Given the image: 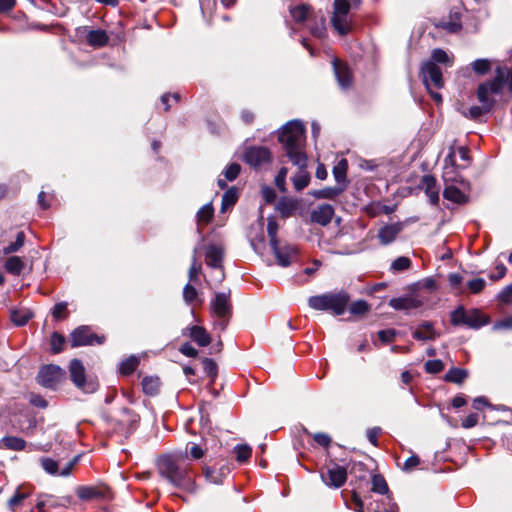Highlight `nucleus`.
Wrapping results in <instances>:
<instances>
[{"mask_svg":"<svg viewBox=\"0 0 512 512\" xmlns=\"http://www.w3.org/2000/svg\"><path fill=\"white\" fill-rule=\"evenodd\" d=\"M305 128L302 122L292 120L286 123L278 133L285 155L297 166L299 171L293 178V186L297 191L303 190L310 182L309 175L303 171L307 166V156L304 152Z\"/></svg>","mask_w":512,"mask_h":512,"instance_id":"1","label":"nucleus"},{"mask_svg":"<svg viewBox=\"0 0 512 512\" xmlns=\"http://www.w3.org/2000/svg\"><path fill=\"white\" fill-rule=\"evenodd\" d=\"M505 87L512 93V66L497 67L495 77L478 86L477 99L481 105L491 111L496 104L495 96L499 95Z\"/></svg>","mask_w":512,"mask_h":512,"instance_id":"2","label":"nucleus"},{"mask_svg":"<svg viewBox=\"0 0 512 512\" xmlns=\"http://www.w3.org/2000/svg\"><path fill=\"white\" fill-rule=\"evenodd\" d=\"M159 473L166 478L173 486L191 490L193 487L192 478L189 476L187 468L180 466L171 456H164L158 462Z\"/></svg>","mask_w":512,"mask_h":512,"instance_id":"3","label":"nucleus"},{"mask_svg":"<svg viewBox=\"0 0 512 512\" xmlns=\"http://www.w3.org/2000/svg\"><path fill=\"white\" fill-rule=\"evenodd\" d=\"M350 301L347 292L341 290L334 293H325L322 295L311 296L308 299L310 308L318 311H332L334 315H343Z\"/></svg>","mask_w":512,"mask_h":512,"instance_id":"4","label":"nucleus"},{"mask_svg":"<svg viewBox=\"0 0 512 512\" xmlns=\"http://www.w3.org/2000/svg\"><path fill=\"white\" fill-rule=\"evenodd\" d=\"M359 3L360 0H334L331 24L339 35L346 36L351 32L353 21L349 12L353 5L358 6Z\"/></svg>","mask_w":512,"mask_h":512,"instance_id":"5","label":"nucleus"},{"mask_svg":"<svg viewBox=\"0 0 512 512\" xmlns=\"http://www.w3.org/2000/svg\"><path fill=\"white\" fill-rule=\"evenodd\" d=\"M70 377L77 388L84 393H94L98 389V382L94 379H87L85 368L78 359H73L69 365Z\"/></svg>","mask_w":512,"mask_h":512,"instance_id":"6","label":"nucleus"},{"mask_svg":"<svg viewBox=\"0 0 512 512\" xmlns=\"http://www.w3.org/2000/svg\"><path fill=\"white\" fill-rule=\"evenodd\" d=\"M243 160L254 169H261L272 162V154L267 147L250 146L245 149Z\"/></svg>","mask_w":512,"mask_h":512,"instance_id":"7","label":"nucleus"},{"mask_svg":"<svg viewBox=\"0 0 512 512\" xmlns=\"http://www.w3.org/2000/svg\"><path fill=\"white\" fill-rule=\"evenodd\" d=\"M66 373L65 371L53 364L43 366L37 375V382L49 389H55L64 379Z\"/></svg>","mask_w":512,"mask_h":512,"instance_id":"8","label":"nucleus"},{"mask_svg":"<svg viewBox=\"0 0 512 512\" xmlns=\"http://www.w3.org/2000/svg\"><path fill=\"white\" fill-rule=\"evenodd\" d=\"M421 75L428 91L443 87L442 71L434 62H425L421 67Z\"/></svg>","mask_w":512,"mask_h":512,"instance_id":"9","label":"nucleus"},{"mask_svg":"<svg viewBox=\"0 0 512 512\" xmlns=\"http://www.w3.org/2000/svg\"><path fill=\"white\" fill-rule=\"evenodd\" d=\"M211 309L213 313L221 319L220 325L225 329L226 322L224 321L231 314V301L230 291L216 293L214 299L211 301Z\"/></svg>","mask_w":512,"mask_h":512,"instance_id":"10","label":"nucleus"},{"mask_svg":"<svg viewBox=\"0 0 512 512\" xmlns=\"http://www.w3.org/2000/svg\"><path fill=\"white\" fill-rule=\"evenodd\" d=\"M458 184L460 185L459 187L454 184L447 185L443 191V197L448 201L463 205L469 201L468 192L470 190V184L464 179H460V183Z\"/></svg>","mask_w":512,"mask_h":512,"instance_id":"11","label":"nucleus"},{"mask_svg":"<svg viewBox=\"0 0 512 512\" xmlns=\"http://www.w3.org/2000/svg\"><path fill=\"white\" fill-rule=\"evenodd\" d=\"M70 342L73 347L102 344L104 337L92 333L88 326H80L71 333Z\"/></svg>","mask_w":512,"mask_h":512,"instance_id":"12","label":"nucleus"},{"mask_svg":"<svg viewBox=\"0 0 512 512\" xmlns=\"http://www.w3.org/2000/svg\"><path fill=\"white\" fill-rule=\"evenodd\" d=\"M321 479L329 487L340 488L347 480V471L344 467L333 463L327 467L326 472H321Z\"/></svg>","mask_w":512,"mask_h":512,"instance_id":"13","label":"nucleus"},{"mask_svg":"<svg viewBox=\"0 0 512 512\" xmlns=\"http://www.w3.org/2000/svg\"><path fill=\"white\" fill-rule=\"evenodd\" d=\"M139 420L140 417L136 412L129 408H123L117 419L118 429L121 434L127 437L135 431Z\"/></svg>","mask_w":512,"mask_h":512,"instance_id":"14","label":"nucleus"},{"mask_svg":"<svg viewBox=\"0 0 512 512\" xmlns=\"http://www.w3.org/2000/svg\"><path fill=\"white\" fill-rule=\"evenodd\" d=\"M273 254L276 258L277 264L282 267H288L298 257V248L295 245H284L279 244L271 247Z\"/></svg>","mask_w":512,"mask_h":512,"instance_id":"15","label":"nucleus"},{"mask_svg":"<svg viewBox=\"0 0 512 512\" xmlns=\"http://www.w3.org/2000/svg\"><path fill=\"white\" fill-rule=\"evenodd\" d=\"M78 35H85L87 43L95 48L105 46L109 41V36L105 30L90 29L87 26L77 29Z\"/></svg>","mask_w":512,"mask_h":512,"instance_id":"16","label":"nucleus"},{"mask_svg":"<svg viewBox=\"0 0 512 512\" xmlns=\"http://www.w3.org/2000/svg\"><path fill=\"white\" fill-rule=\"evenodd\" d=\"M70 500V497L59 498L49 494L41 495L37 500L36 509L38 512H47L49 509L67 507Z\"/></svg>","mask_w":512,"mask_h":512,"instance_id":"17","label":"nucleus"},{"mask_svg":"<svg viewBox=\"0 0 512 512\" xmlns=\"http://www.w3.org/2000/svg\"><path fill=\"white\" fill-rule=\"evenodd\" d=\"M402 230L403 224L400 222L387 224L378 230L377 238L381 245L386 246L395 241Z\"/></svg>","mask_w":512,"mask_h":512,"instance_id":"18","label":"nucleus"},{"mask_svg":"<svg viewBox=\"0 0 512 512\" xmlns=\"http://www.w3.org/2000/svg\"><path fill=\"white\" fill-rule=\"evenodd\" d=\"M334 215V208L330 204H322L317 208L313 209L310 214L311 222L319 224L321 226L328 225Z\"/></svg>","mask_w":512,"mask_h":512,"instance_id":"19","label":"nucleus"},{"mask_svg":"<svg viewBox=\"0 0 512 512\" xmlns=\"http://www.w3.org/2000/svg\"><path fill=\"white\" fill-rule=\"evenodd\" d=\"M421 188L427 195L429 202L432 205H437L439 202V189L436 178L433 175H424L421 179Z\"/></svg>","mask_w":512,"mask_h":512,"instance_id":"20","label":"nucleus"},{"mask_svg":"<svg viewBox=\"0 0 512 512\" xmlns=\"http://www.w3.org/2000/svg\"><path fill=\"white\" fill-rule=\"evenodd\" d=\"M352 502L354 504L353 509L357 512H398V507L395 504L383 511L380 510L378 505H373L372 503L366 504L355 491H353L352 494Z\"/></svg>","mask_w":512,"mask_h":512,"instance_id":"21","label":"nucleus"},{"mask_svg":"<svg viewBox=\"0 0 512 512\" xmlns=\"http://www.w3.org/2000/svg\"><path fill=\"white\" fill-rule=\"evenodd\" d=\"M412 337L419 341H431L439 337V333L434 329L432 322L423 321L412 332Z\"/></svg>","mask_w":512,"mask_h":512,"instance_id":"22","label":"nucleus"},{"mask_svg":"<svg viewBox=\"0 0 512 512\" xmlns=\"http://www.w3.org/2000/svg\"><path fill=\"white\" fill-rule=\"evenodd\" d=\"M333 69L339 86L342 89L349 88L352 84V75L349 68L337 59H334Z\"/></svg>","mask_w":512,"mask_h":512,"instance_id":"23","label":"nucleus"},{"mask_svg":"<svg viewBox=\"0 0 512 512\" xmlns=\"http://www.w3.org/2000/svg\"><path fill=\"white\" fill-rule=\"evenodd\" d=\"M224 250L219 245H209L206 249V264L212 268H222Z\"/></svg>","mask_w":512,"mask_h":512,"instance_id":"24","label":"nucleus"},{"mask_svg":"<svg viewBox=\"0 0 512 512\" xmlns=\"http://www.w3.org/2000/svg\"><path fill=\"white\" fill-rule=\"evenodd\" d=\"M422 305V301L414 297H397L389 301V306L395 310L417 309Z\"/></svg>","mask_w":512,"mask_h":512,"instance_id":"25","label":"nucleus"},{"mask_svg":"<svg viewBox=\"0 0 512 512\" xmlns=\"http://www.w3.org/2000/svg\"><path fill=\"white\" fill-rule=\"evenodd\" d=\"M489 323V317L481 313L478 309H472L467 312L466 326L471 329H480Z\"/></svg>","mask_w":512,"mask_h":512,"instance_id":"26","label":"nucleus"},{"mask_svg":"<svg viewBox=\"0 0 512 512\" xmlns=\"http://www.w3.org/2000/svg\"><path fill=\"white\" fill-rule=\"evenodd\" d=\"M347 185H337L335 187H325L318 190L310 191V195L316 199H335L337 196L342 194L346 189Z\"/></svg>","mask_w":512,"mask_h":512,"instance_id":"27","label":"nucleus"},{"mask_svg":"<svg viewBox=\"0 0 512 512\" xmlns=\"http://www.w3.org/2000/svg\"><path fill=\"white\" fill-rule=\"evenodd\" d=\"M191 339L201 347H206L211 342V337L202 326L194 325L188 328Z\"/></svg>","mask_w":512,"mask_h":512,"instance_id":"28","label":"nucleus"},{"mask_svg":"<svg viewBox=\"0 0 512 512\" xmlns=\"http://www.w3.org/2000/svg\"><path fill=\"white\" fill-rule=\"evenodd\" d=\"M290 15L296 23H304L312 17L310 6L301 4L290 8Z\"/></svg>","mask_w":512,"mask_h":512,"instance_id":"29","label":"nucleus"},{"mask_svg":"<svg viewBox=\"0 0 512 512\" xmlns=\"http://www.w3.org/2000/svg\"><path fill=\"white\" fill-rule=\"evenodd\" d=\"M10 317L16 326H24L33 317V313L29 309L19 308L12 310Z\"/></svg>","mask_w":512,"mask_h":512,"instance_id":"30","label":"nucleus"},{"mask_svg":"<svg viewBox=\"0 0 512 512\" xmlns=\"http://www.w3.org/2000/svg\"><path fill=\"white\" fill-rule=\"evenodd\" d=\"M277 211L282 217H289L293 214L296 209V202L293 199L282 197L279 199L276 205Z\"/></svg>","mask_w":512,"mask_h":512,"instance_id":"31","label":"nucleus"},{"mask_svg":"<svg viewBox=\"0 0 512 512\" xmlns=\"http://www.w3.org/2000/svg\"><path fill=\"white\" fill-rule=\"evenodd\" d=\"M140 358L136 355H131L128 358L121 361L119 365V371L122 375H130L139 366Z\"/></svg>","mask_w":512,"mask_h":512,"instance_id":"32","label":"nucleus"},{"mask_svg":"<svg viewBox=\"0 0 512 512\" xmlns=\"http://www.w3.org/2000/svg\"><path fill=\"white\" fill-rule=\"evenodd\" d=\"M143 392L146 395L154 396L159 392L160 380L158 377L147 376L142 380Z\"/></svg>","mask_w":512,"mask_h":512,"instance_id":"33","label":"nucleus"},{"mask_svg":"<svg viewBox=\"0 0 512 512\" xmlns=\"http://www.w3.org/2000/svg\"><path fill=\"white\" fill-rule=\"evenodd\" d=\"M371 491L381 495L389 494V487L386 480L380 474H373L371 477Z\"/></svg>","mask_w":512,"mask_h":512,"instance_id":"34","label":"nucleus"},{"mask_svg":"<svg viewBox=\"0 0 512 512\" xmlns=\"http://www.w3.org/2000/svg\"><path fill=\"white\" fill-rule=\"evenodd\" d=\"M467 377V370L453 367L445 374L444 380L451 383L461 384Z\"/></svg>","mask_w":512,"mask_h":512,"instance_id":"35","label":"nucleus"},{"mask_svg":"<svg viewBox=\"0 0 512 512\" xmlns=\"http://www.w3.org/2000/svg\"><path fill=\"white\" fill-rule=\"evenodd\" d=\"M25 447V441L22 438L6 436L0 440V448L19 451Z\"/></svg>","mask_w":512,"mask_h":512,"instance_id":"36","label":"nucleus"},{"mask_svg":"<svg viewBox=\"0 0 512 512\" xmlns=\"http://www.w3.org/2000/svg\"><path fill=\"white\" fill-rule=\"evenodd\" d=\"M5 269L10 274L19 275L24 269V262L18 256H10L5 262Z\"/></svg>","mask_w":512,"mask_h":512,"instance_id":"37","label":"nucleus"},{"mask_svg":"<svg viewBox=\"0 0 512 512\" xmlns=\"http://www.w3.org/2000/svg\"><path fill=\"white\" fill-rule=\"evenodd\" d=\"M347 161L341 159L333 168V175L337 185H346Z\"/></svg>","mask_w":512,"mask_h":512,"instance_id":"38","label":"nucleus"},{"mask_svg":"<svg viewBox=\"0 0 512 512\" xmlns=\"http://www.w3.org/2000/svg\"><path fill=\"white\" fill-rule=\"evenodd\" d=\"M76 494L81 500L85 501L92 500L94 498H99L102 496V493L97 488L89 486L78 487L76 490Z\"/></svg>","mask_w":512,"mask_h":512,"instance_id":"39","label":"nucleus"},{"mask_svg":"<svg viewBox=\"0 0 512 512\" xmlns=\"http://www.w3.org/2000/svg\"><path fill=\"white\" fill-rule=\"evenodd\" d=\"M25 242V234L23 231H19L16 235V240L9 245L3 247L1 253L2 255H9L14 252H17L21 249Z\"/></svg>","mask_w":512,"mask_h":512,"instance_id":"40","label":"nucleus"},{"mask_svg":"<svg viewBox=\"0 0 512 512\" xmlns=\"http://www.w3.org/2000/svg\"><path fill=\"white\" fill-rule=\"evenodd\" d=\"M238 199L237 190L235 188L228 189L222 196L221 211L224 212L232 207Z\"/></svg>","mask_w":512,"mask_h":512,"instance_id":"41","label":"nucleus"},{"mask_svg":"<svg viewBox=\"0 0 512 512\" xmlns=\"http://www.w3.org/2000/svg\"><path fill=\"white\" fill-rule=\"evenodd\" d=\"M467 312L462 306L458 307L454 311L451 312L450 321L453 326H466V316Z\"/></svg>","mask_w":512,"mask_h":512,"instance_id":"42","label":"nucleus"},{"mask_svg":"<svg viewBox=\"0 0 512 512\" xmlns=\"http://www.w3.org/2000/svg\"><path fill=\"white\" fill-rule=\"evenodd\" d=\"M471 67L476 74L485 75L491 69V61L488 59H477L472 62Z\"/></svg>","mask_w":512,"mask_h":512,"instance_id":"43","label":"nucleus"},{"mask_svg":"<svg viewBox=\"0 0 512 512\" xmlns=\"http://www.w3.org/2000/svg\"><path fill=\"white\" fill-rule=\"evenodd\" d=\"M214 209L211 203L204 205L197 213L200 224H207L213 217Z\"/></svg>","mask_w":512,"mask_h":512,"instance_id":"44","label":"nucleus"},{"mask_svg":"<svg viewBox=\"0 0 512 512\" xmlns=\"http://www.w3.org/2000/svg\"><path fill=\"white\" fill-rule=\"evenodd\" d=\"M325 22V17L323 15H320L318 19L315 18L314 25L310 27L311 34L317 38H322L326 33Z\"/></svg>","mask_w":512,"mask_h":512,"instance_id":"45","label":"nucleus"},{"mask_svg":"<svg viewBox=\"0 0 512 512\" xmlns=\"http://www.w3.org/2000/svg\"><path fill=\"white\" fill-rule=\"evenodd\" d=\"M201 272V265L197 261V248L194 249L192 262L188 271L189 281L196 282Z\"/></svg>","mask_w":512,"mask_h":512,"instance_id":"46","label":"nucleus"},{"mask_svg":"<svg viewBox=\"0 0 512 512\" xmlns=\"http://www.w3.org/2000/svg\"><path fill=\"white\" fill-rule=\"evenodd\" d=\"M411 260L406 256H400L396 258L391 264V270L393 272H402L411 267Z\"/></svg>","mask_w":512,"mask_h":512,"instance_id":"47","label":"nucleus"},{"mask_svg":"<svg viewBox=\"0 0 512 512\" xmlns=\"http://www.w3.org/2000/svg\"><path fill=\"white\" fill-rule=\"evenodd\" d=\"M234 451L236 454V459L239 462L247 461L250 458L251 453H252L250 446H248L246 444L236 445L234 447Z\"/></svg>","mask_w":512,"mask_h":512,"instance_id":"48","label":"nucleus"},{"mask_svg":"<svg viewBox=\"0 0 512 512\" xmlns=\"http://www.w3.org/2000/svg\"><path fill=\"white\" fill-rule=\"evenodd\" d=\"M437 27L450 32V33H456L461 30L462 25L459 21H452V20H442L439 21L436 24Z\"/></svg>","mask_w":512,"mask_h":512,"instance_id":"49","label":"nucleus"},{"mask_svg":"<svg viewBox=\"0 0 512 512\" xmlns=\"http://www.w3.org/2000/svg\"><path fill=\"white\" fill-rule=\"evenodd\" d=\"M277 231H278L277 222L273 218L268 219L267 233L270 238V246L271 247L279 244L278 239H277Z\"/></svg>","mask_w":512,"mask_h":512,"instance_id":"50","label":"nucleus"},{"mask_svg":"<svg viewBox=\"0 0 512 512\" xmlns=\"http://www.w3.org/2000/svg\"><path fill=\"white\" fill-rule=\"evenodd\" d=\"M28 496V492H24L21 491L20 489H17L14 495L8 501L10 509L14 511L16 507H18V505L22 503V501H24Z\"/></svg>","mask_w":512,"mask_h":512,"instance_id":"51","label":"nucleus"},{"mask_svg":"<svg viewBox=\"0 0 512 512\" xmlns=\"http://www.w3.org/2000/svg\"><path fill=\"white\" fill-rule=\"evenodd\" d=\"M349 310L354 315H363L369 311V305L365 300H358L350 305Z\"/></svg>","mask_w":512,"mask_h":512,"instance_id":"52","label":"nucleus"},{"mask_svg":"<svg viewBox=\"0 0 512 512\" xmlns=\"http://www.w3.org/2000/svg\"><path fill=\"white\" fill-rule=\"evenodd\" d=\"M424 368L427 373L437 374L444 369V363L439 359L428 360Z\"/></svg>","mask_w":512,"mask_h":512,"instance_id":"53","label":"nucleus"},{"mask_svg":"<svg viewBox=\"0 0 512 512\" xmlns=\"http://www.w3.org/2000/svg\"><path fill=\"white\" fill-rule=\"evenodd\" d=\"M443 179L446 183L456 184L460 183V179L456 173V168L453 169L451 166H444Z\"/></svg>","mask_w":512,"mask_h":512,"instance_id":"54","label":"nucleus"},{"mask_svg":"<svg viewBox=\"0 0 512 512\" xmlns=\"http://www.w3.org/2000/svg\"><path fill=\"white\" fill-rule=\"evenodd\" d=\"M288 169L286 167H282L276 177H275V186L281 191H286V177H287Z\"/></svg>","mask_w":512,"mask_h":512,"instance_id":"55","label":"nucleus"},{"mask_svg":"<svg viewBox=\"0 0 512 512\" xmlns=\"http://www.w3.org/2000/svg\"><path fill=\"white\" fill-rule=\"evenodd\" d=\"M67 305H68L67 302H59V303H57L53 307L52 316L56 320L65 319L67 317V315H68Z\"/></svg>","mask_w":512,"mask_h":512,"instance_id":"56","label":"nucleus"},{"mask_svg":"<svg viewBox=\"0 0 512 512\" xmlns=\"http://www.w3.org/2000/svg\"><path fill=\"white\" fill-rule=\"evenodd\" d=\"M217 469L215 468H212V467H205L204 469V474H205V477L207 479V481H209L210 483H213V484H221L222 483V474H217Z\"/></svg>","mask_w":512,"mask_h":512,"instance_id":"57","label":"nucleus"},{"mask_svg":"<svg viewBox=\"0 0 512 512\" xmlns=\"http://www.w3.org/2000/svg\"><path fill=\"white\" fill-rule=\"evenodd\" d=\"M42 468L51 475L58 474V463L51 458H43L41 460Z\"/></svg>","mask_w":512,"mask_h":512,"instance_id":"58","label":"nucleus"},{"mask_svg":"<svg viewBox=\"0 0 512 512\" xmlns=\"http://www.w3.org/2000/svg\"><path fill=\"white\" fill-rule=\"evenodd\" d=\"M65 342V338L57 332H54L51 336V350L53 353H59L62 351V346Z\"/></svg>","mask_w":512,"mask_h":512,"instance_id":"59","label":"nucleus"},{"mask_svg":"<svg viewBox=\"0 0 512 512\" xmlns=\"http://www.w3.org/2000/svg\"><path fill=\"white\" fill-rule=\"evenodd\" d=\"M430 62H434L435 64L436 63H448L449 62V56L448 54L446 53V51L440 49V48H437V49H434L432 51V54H431V61Z\"/></svg>","mask_w":512,"mask_h":512,"instance_id":"60","label":"nucleus"},{"mask_svg":"<svg viewBox=\"0 0 512 512\" xmlns=\"http://www.w3.org/2000/svg\"><path fill=\"white\" fill-rule=\"evenodd\" d=\"M241 171V166L238 163H231L224 171V175L228 181L235 180Z\"/></svg>","mask_w":512,"mask_h":512,"instance_id":"61","label":"nucleus"},{"mask_svg":"<svg viewBox=\"0 0 512 512\" xmlns=\"http://www.w3.org/2000/svg\"><path fill=\"white\" fill-rule=\"evenodd\" d=\"M197 297V290L190 283L183 288V299L187 304L192 303Z\"/></svg>","mask_w":512,"mask_h":512,"instance_id":"62","label":"nucleus"},{"mask_svg":"<svg viewBox=\"0 0 512 512\" xmlns=\"http://www.w3.org/2000/svg\"><path fill=\"white\" fill-rule=\"evenodd\" d=\"M203 369L205 371V373L212 378V380L216 377L217 375V365L216 363L210 359V358H205L203 360Z\"/></svg>","mask_w":512,"mask_h":512,"instance_id":"63","label":"nucleus"},{"mask_svg":"<svg viewBox=\"0 0 512 512\" xmlns=\"http://www.w3.org/2000/svg\"><path fill=\"white\" fill-rule=\"evenodd\" d=\"M486 285V282L483 278H475L468 281L467 286L472 293L481 292Z\"/></svg>","mask_w":512,"mask_h":512,"instance_id":"64","label":"nucleus"}]
</instances>
